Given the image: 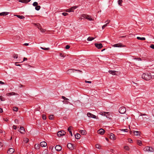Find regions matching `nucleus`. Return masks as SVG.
Wrapping results in <instances>:
<instances>
[{"label":"nucleus","mask_w":154,"mask_h":154,"mask_svg":"<svg viewBox=\"0 0 154 154\" xmlns=\"http://www.w3.org/2000/svg\"><path fill=\"white\" fill-rule=\"evenodd\" d=\"M141 77L143 79L146 81H149L152 78L150 73L148 72H146L143 73Z\"/></svg>","instance_id":"f257e3e1"},{"label":"nucleus","mask_w":154,"mask_h":154,"mask_svg":"<svg viewBox=\"0 0 154 154\" xmlns=\"http://www.w3.org/2000/svg\"><path fill=\"white\" fill-rule=\"evenodd\" d=\"M144 151L146 152H154V149L152 147H149L148 146H146L143 149Z\"/></svg>","instance_id":"f03ea898"},{"label":"nucleus","mask_w":154,"mask_h":154,"mask_svg":"<svg viewBox=\"0 0 154 154\" xmlns=\"http://www.w3.org/2000/svg\"><path fill=\"white\" fill-rule=\"evenodd\" d=\"M81 18L82 19L85 18L86 19H87L89 21H91L93 20L92 18L91 17V16L85 14H83L81 16Z\"/></svg>","instance_id":"7ed1b4c3"},{"label":"nucleus","mask_w":154,"mask_h":154,"mask_svg":"<svg viewBox=\"0 0 154 154\" xmlns=\"http://www.w3.org/2000/svg\"><path fill=\"white\" fill-rule=\"evenodd\" d=\"M100 113L101 115L105 116L106 118L109 119L111 118V113H110L104 112H101Z\"/></svg>","instance_id":"20e7f679"},{"label":"nucleus","mask_w":154,"mask_h":154,"mask_svg":"<svg viewBox=\"0 0 154 154\" xmlns=\"http://www.w3.org/2000/svg\"><path fill=\"white\" fill-rule=\"evenodd\" d=\"M126 111V109L125 107L122 106L119 109V112L121 114L124 113Z\"/></svg>","instance_id":"39448f33"},{"label":"nucleus","mask_w":154,"mask_h":154,"mask_svg":"<svg viewBox=\"0 0 154 154\" xmlns=\"http://www.w3.org/2000/svg\"><path fill=\"white\" fill-rule=\"evenodd\" d=\"M77 8L76 6H73L69 9H67L65 11L67 12H74V10Z\"/></svg>","instance_id":"423d86ee"},{"label":"nucleus","mask_w":154,"mask_h":154,"mask_svg":"<svg viewBox=\"0 0 154 154\" xmlns=\"http://www.w3.org/2000/svg\"><path fill=\"white\" fill-rule=\"evenodd\" d=\"M66 134V132L63 131H59L57 133V136L59 137H60L61 136H63Z\"/></svg>","instance_id":"0eeeda50"},{"label":"nucleus","mask_w":154,"mask_h":154,"mask_svg":"<svg viewBox=\"0 0 154 154\" xmlns=\"http://www.w3.org/2000/svg\"><path fill=\"white\" fill-rule=\"evenodd\" d=\"M74 70L77 71L78 72H80V73H82V71L80 70H75V69H69L68 70L67 72H68V73H72V72H74Z\"/></svg>","instance_id":"6e6552de"},{"label":"nucleus","mask_w":154,"mask_h":154,"mask_svg":"<svg viewBox=\"0 0 154 154\" xmlns=\"http://www.w3.org/2000/svg\"><path fill=\"white\" fill-rule=\"evenodd\" d=\"M18 131L22 134H24L25 132V130L24 128L21 126H20V130H18Z\"/></svg>","instance_id":"1a4fd4ad"},{"label":"nucleus","mask_w":154,"mask_h":154,"mask_svg":"<svg viewBox=\"0 0 154 154\" xmlns=\"http://www.w3.org/2000/svg\"><path fill=\"white\" fill-rule=\"evenodd\" d=\"M67 147L70 150H73L74 149V147L72 144L70 143H69L67 145Z\"/></svg>","instance_id":"9d476101"},{"label":"nucleus","mask_w":154,"mask_h":154,"mask_svg":"<svg viewBox=\"0 0 154 154\" xmlns=\"http://www.w3.org/2000/svg\"><path fill=\"white\" fill-rule=\"evenodd\" d=\"M88 117H89L92 118L94 119H96V116L90 112H88L87 114Z\"/></svg>","instance_id":"9b49d317"},{"label":"nucleus","mask_w":154,"mask_h":154,"mask_svg":"<svg viewBox=\"0 0 154 154\" xmlns=\"http://www.w3.org/2000/svg\"><path fill=\"white\" fill-rule=\"evenodd\" d=\"M112 46L114 47H124L125 46H122L121 43H118L113 45Z\"/></svg>","instance_id":"f8f14e48"},{"label":"nucleus","mask_w":154,"mask_h":154,"mask_svg":"<svg viewBox=\"0 0 154 154\" xmlns=\"http://www.w3.org/2000/svg\"><path fill=\"white\" fill-rule=\"evenodd\" d=\"M55 149L58 151H61L62 149L61 146L59 145H56L55 146Z\"/></svg>","instance_id":"ddd939ff"},{"label":"nucleus","mask_w":154,"mask_h":154,"mask_svg":"<svg viewBox=\"0 0 154 154\" xmlns=\"http://www.w3.org/2000/svg\"><path fill=\"white\" fill-rule=\"evenodd\" d=\"M95 45L96 47L98 49H100L103 47V45L101 43H95Z\"/></svg>","instance_id":"4468645a"},{"label":"nucleus","mask_w":154,"mask_h":154,"mask_svg":"<svg viewBox=\"0 0 154 154\" xmlns=\"http://www.w3.org/2000/svg\"><path fill=\"white\" fill-rule=\"evenodd\" d=\"M14 149L12 148H10L9 150L7 151V153L8 154H11L14 152Z\"/></svg>","instance_id":"2eb2a0df"},{"label":"nucleus","mask_w":154,"mask_h":154,"mask_svg":"<svg viewBox=\"0 0 154 154\" xmlns=\"http://www.w3.org/2000/svg\"><path fill=\"white\" fill-rule=\"evenodd\" d=\"M6 95L7 96H11L12 95H18V94L17 93H16L15 92H12L11 93H7Z\"/></svg>","instance_id":"dca6fc26"},{"label":"nucleus","mask_w":154,"mask_h":154,"mask_svg":"<svg viewBox=\"0 0 154 154\" xmlns=\"http://www.w3.org/2000/svg\"><path fill=\"white\" fill-rule=\"evenodd\" d=\"M104 131L103 129L100 128L98 131V133L102 135L104 134Z\"/></svg>","instance_id":"f3484780"},{"label":"nucleus","mask_w":154,"mask_h":154,"mask_svg":"<svg viewBox=\"0 0 154 154\" xmlns=\"http://www.w3.org/2000/svg\"><path fill=\"white\" fill-rule=\"evenodd\" d=\"M40 146L42 147H44L46 146L47 145V143L43 141L40 143Z\"/></svg>","instance_id":"a211bd4d"},{"label":"nucleus","mask_w":154,"mask_h":154,"mask_svg":"<svg viewBox=\"0 0 154 154\" xmlns=\"http://www.w3.org/2000/svg\"><path fill=\"white\" fill-rule=\"evenodd\" d=\"M31 0H19V2L24 3H27L30 2Z\"/></svg>","instance_id":"6ab92c4d"},{"label":"nucleus","mask_w":154,"mask_h":154,"mask_svg":"<svg viewBox=\"0 0 154 154\" xmlns=\"http://www.w3.org/2000/svg\"><path fill=\"white\" fill-rule=\"evenodd\" d=\"M109 138H110L112 140H114L115 139V135L114 134L111 133L109 135Z\"/></svg>","instance_id":"aec40b11"},{"label":"nucleus","mask_w":154,"mask_h":154,"mask_svg":"<svg viewBox=\"0 0 154 154\" xmlns=\"http://www.w3.org/2000/svg\"><path fill=\"white\" fill-rule=\"evenodd\" d=\"M107 21H108V23H106V24H104V25H103L102 27V29H103L105 28L106 27V26H107V25L109 24V23L110 22V20H106L105 23H106Z\"/></svg>","instance_id":"412c9836"},{"label":"nucleus","mask_w":154,"mask_h":154,"mask_svg":"<svg viewBox=\"0 0 154 154\" xmlns=\"http://www.w3.org/2000/svg\"><path fill=\"white\" fill-rule=\"evenodd\" d=\"M116 71H113V70H109V72L110 74H112L113 75H116Z\"/></svg>","instance_id":"4be33fe9"},{"label":"nucleus","mask_w":154,"mask_h":154,"mask_svg":"<svg viewBox=\"0 0 154 154\" xmlns=\"http://www.w3.org/2000/svg\"><path fill=\"white\" fill-rule=\"evenodd\" d=\"M7 12H2L0 13V16H5L7 15L8 14Z\"/></svg>","instance_id":"5701e85b"},{"label":"nucleus","mask_w":154,"mask_h":154,"mask_svg":"<svg viewBox=\"0 0 154 154\" xmlns=\"http://www.w3.org/2000/svg\"><path fill=\"white\" fill-rule=\"evenodd\" d=\"M134 134L136 136L140 135V132L138 131H134Z\"/></svg>","instance_id":"b1692460"},{"label":"nucleus","mask_w":154,"mask_h":154,"mask_svg":"<svg viewBox=\"0 0 154 154\" xmlns=\"http://www.w3.org/2000/svg\"><path fill=\"white\" fill-rule=\"evenodd\" d=\"M75 137L76 139H78L80 138L81 135L77 133L75 134Z\"/></svg>","instance_id":"393cba45"},{"label":"nucleus","mask_w":154,"mask_h":154,"mask_svg":"<svg viewBox=\"0 0 154 154\" xmlns=\"http://www.w3.org/2000/svg\"><path fill=\"white\" fill-rule=\"evenodd\" d=\"M79 132L82 135H85L86 134V131L85 130H80Z\"/></svg>","instance_id":"a878e982"},{"label":"nucleus","mask_w":154,"mask_h":154,"mask_svg":"<svg viewBox=\"0 0 154 154\" xmlns=\"http://www.w3.org/2000/svg\"><path fill=\"white\" fill-rule=\"evenodd\" d=\"M137 38L138 40H140L142 41L145 40L146 39L144 37H137Z\"/></svg>","instance_id":"bb28decb"},{"label":"nucleus","mask_w":154,"mask_h":154,"mask_svg":"<svg viewBox=\"0 0 154 154\" xmlns=\"http://www.w3.org/2000/svg\"><path fill=\"white\" fill-rule=\"evenodd\" d=\"M40 147V145L38 144H36L35 145V148L36 149H38Z\"/></svg>","instance_id":"cd10ccee"},{"label":"nucleus","mask_w":154,"mask_h":154,"mask_svg":"<svg viewBox=\"0 0 154 154\" xmlns=\"http://www.w3.org/2000/svg\"><path fill=\"white\" fill-rule=\"evenodd\" d=\"M15 16L17 17L18 18L20 19H23L25 18V17L22 15H15Z\"/></svg>","instance_id":"c85d7f7f"},{"label":"nucleus","mask_w":154,"mask_h":154,"mask_svg":"<svg viewBox=\"0 0 154 154\" xmlns=\"http://www.w3.org/2000/svg\"><path fill=\"white\" fill-rule=\"evenodd\" d=\"M38 28L40 30L41 32H45V29H42L41 27L38 26Z\"/></svg>","instance_id":"c756f323"},{"label":"nucleus","mask_w":154,"mask_h":154,"mask_svg":"<svg viewBox=\"0 0 154 154\" xmlns=\"http://www.w3.org/2000/svg\"><path fill=\"white\" fill-rule=\"evenodd\" d=\"M137 144L140 146H141L142 145V142L140 140H137Z\"/></svg>","instance_id":"7c9ffc66"},{"label":"nucleus","mask_w":154,"mask_h":154,"mask_svg":"<svg viewBox=\"0 0 154 154\" xmlns=\"http://www.w3.org/2000/svg\"><path fill=\"white\" fill-rule=\"evenodd\" d=\"M29 140L28 138H24L23 140V141L26 143H27L29 141Z\"/></svg>","instance_id":"2f4dec72"},{"label":"nucleus","mask_w":154,"mask_h":154,"mask_svg":"<svg viewBox=\"0 0 154 154\" xmlns=\"http://www.w3.org/2000/svg\"><path fill=\"white\" fill-rule=\"evenodd\" d=\"M94 38L90 37H88L87 38V40L88 41H91L94 39Z\"/></svg>","instance_id":"473e14b6"},{"label":"nucleus","mask_w":154,"mask_h":154,"mask_svg":"<svg viewBox=\"0 0 154 154\" xmlns=\"http://www.w3.org/2000/svg\"><path fill=\"white\" fill-rule=\"evenodd\" d=\"M124 148L125 150L127 151H129L130 150L129 147L127 146H124Z\"/></svg>","instance_id":"72a5a7b5"},{"label":"nucleus","mask_w":154,"mask_h":154,"mask_svg":"<svg viewBox=\"0 0 154 154\" xmlns=\"http://www.w3.org/2000/svg\"><path fill=\"white\" fill-rule=\"evenodd\" d=\"M95 146L96 148L97 149H100L101 148V146L100 144H96L95 145Z\"/></svg>","instance_id":"f704fd0d"},{"label":"nucleus","mask_w":154,"mask_h":154,"mask_svg":"<svg viewBox=\"0 0 154 154\" xmlns=\"http://www.w3.org/2000/svg\"><path fill=\"white\" fill-rule=\"evenodd\" d=\"M41 8V7L40 5H38L35 7V9L37 11H38Z\"/></svg>","instance_id":"c9c22d12"},{"label":"nucleus","mask_w":154,"mask_h":154,"mask_svg":"<svg viewBox=\"0 0 154 154\" xmlns=\"http://www.w3.org/2000/svg\"><path fill=\"white\" fill-rule=\"evenodd\" d=\"M122 0H119L118 1V4L120 6H122Z\"/></svg>","instance_id":"e433bc0d"},{"label":"nucleus","mask_w":154,"mask_h":154,"mask_svg":"<svg viewBox=\"0 0 154 154\" xmlns=\"http://www.w3.org/2000/svg\"><path fill=\"white\" fill-rule=\"evenodd\" d=\"M120 130L121 131H123L125 132H128V130L125 129H120Z\"/></svg>","instance_id":"4c0bfd02"},{"label":"nucleus","mask_w":154,"mask_h":154,"mask_svg":"<svg viewBox=\"0 0 154 154\" xmlns=\"http://www.w3.org/2000/svg\"><path fill=\"white\" fill-rule=\"evenodd\" d=\"M32 5L36 7V6L38 5V3L37 2H34L33 3Z\"/></svg>","instance_id":"58836bf2"},{"label":"nucleus","mask_w":154,"mask_h":154,"mask_svg":"<svg viewBox=\"0 0 154 154\" xmlns=\"http://www.w3.org/2000/svg\"><path fill=\"white\" fill-rule=\"evenodd\" d=\"M54 116L53 115H50L49 116V118L50 119L52 120L53 119Z\"/></svg>","instance_id":"ea45409f"},{"label":"nucleus","mask_w":154,"mask_h":154,"mask_svg":"<svg viewBox=\"0 0 154 154\" xmlns=\"http://www.w3.org/2000/svg\"><path fill=\"white\" fill-rule=\"evenodd\" d=\"M133 59L136 60H138V61L142 60L141 59L140 57L135 58Z\"/></svg>","instance_id":"a19ab883"},{"label":"nucleus","mask_w":154,"mask_h":154,"mask_svg":"<svg viewBox=\"0 0 154 154\" xmlns=\"http://www.w3.org/2000/svg\"><path fill=\"white\" fill-rule=\"evenodd\" d=\"M41 48L42 49L45 50H49V48H43L42 47H41Z\"/></svg>","instance_id":"79ce46f5"},{"label":"nucleus","mask_w":154,"mask_h":154,"mask_svg":"<svg viewBox=\"0 0 154 154\" xmlns=\"http://www.w3.org/2000/svg\"><path fill=\"white\" fill-rule=\"evenodd\" d=\"M18 108L17 107H14V109H13V110L15 112L17 111L18 110Z\"/></svg>","instance_id":"37998d69"},{"label":"nucleus","mask_w":154,"mask_h":154,"mask_svg":"<svg viewBox=\"0 0 154 154\" xmlns=\"http://www.w3.org/2000/svg\"><path fill=\"white\" fill-rule=\"evenodd\" d=\"M63 102L64 104H67L69 103V102L67 101H63Z\"/></svg>","instance_id":"c03bdc74"},{"label":"nucleus","mask_w":154,"mask_h":154,"mask_svg":"<svg viewBox=\"0 0 154 154\" xmlns=\"http://www.w3.org/2000/svg\"><path fill=\"white\" fill-rule=\"evenodd\" d=\"M62 14L64 16H66L68 15V14L67 13H65V12L62 13Z\"/></svg>","instance_id":"a18cd8bd"},{"label":"nucleus","mask_w":154,"mask_h":154,"mask_svg":"<svg viewBox=\"0 0 154 154\" xmlns=\"http://www.w3.org/2000/svg\"><path fill=\"white\" fill-rule=\"evenodd\" d=\"M13 58L14 59H17L18 58V55L15 54L14 55Z\"/></svg>","instance_id":"49530a36"},{"label":"nucleus","mask_w":154,"mask_h":154,"mask_svg":"<svg viewBox=\"0 0 154 154\" xmlns=\"http://www.w3.org/2000/svg\"><path fill=\"white\" fill-rule=\"evenodd\" d=\"M42 119L43 120H45L46 119V117L45 115H43L42 116Z\"/></svg>","instance_id":"de8ad7c7"},{"label":"nucleus","mask_w":154,"mask_h":154,"mask_svg":"<svg viewBox=\"0 0 154 154\" xmlns=\"http://www.w3.org/2000/svg\"><path fill=\"white\" fill-rule=\"evenodd\" d=\"M72 126H69V127L68 128V131L69 132V131H71V129H72Z\"/></svg>","instance_id":"09e8293b"},{"label":"nucleus","mask_w":154,"mask_h":154,"mask_svg":"<svg viewBox=\"0 0 154 154\" xmlns=\"http://www.w3.org/2000/svg\"><path fill=\"white\" fill-rule=\"evenodd\" d=\"M15 123L17 124H19V121L17 119H15L14 120Z\"/></svg>","instance_id":"8fccbe9b"},{"label":"nucleus","mask_w":154,"mask_h":154,"mask_svg":"<svg viewBox=\"0 0 154 154\" xmlns=\"http://www.w3.org/2000/svg\"><path fill=\"white\" fill-rule=\"evenodd\" d=\"M13 128L14 130H16L17 128V127L16 125H14L12 127Z\"/></svg>","instance_id":"3c124183"},{"label":"nucleus","mask_w":154,"mask_h":154,"mask_svg":"<svg viewBox=\"0 0 154 154\" xmlns=\"http://www.w3.org/2000/svg\"><path fill=\"white\" fill-rule=\"evenodd\" d=\"M24 87V85H22V84H20L19 85V87L20 88H23Z\"/></svg>","instance_id":"603ef678"},{"label":"nucleus","mask_w":154,"mask_h":154,"mask_svg":"<svg viewBox=\"0 0 154 154\" xmlns=\"http://www.w3.org/2000/svg\"><path fill=\"white\" fill-rule=\"evenodd\" d=\"M150 47L151 48L154 49V45H153V44L151 45H150Z\"/></svg>","instance_id":"864d4df0"},{"label":"nucleus","mask_w":154,"mask_h":154,"mask_svg":"<svg viewBox=\"0 0 154 154\" xmlns=\"http://www.w3.org/2000/svg\"><path fill=\"white\" fill-rule=\"evenodd\" d=\"M70 47L69 45H67L66 46V49H68L70 48Z\"/></svg>","instance_id":"5fc2aeb1"},{"label":"nucleus","mask_w":154,"mask_h":154,"mask_svg":"<svg viewBox=\"0 0 154 154\" xmlns=\"http://www.w3.org/2000/svg\"><path fill=\"white\" fill-rule=\"evenodd\" d=\"M3 145V144L2 143L0 142V148H1Z\"/></svg>","instance_id":"6e6d98bb"},{"label":"nucleus","mask_w":154,"mask_h":154,"mask_svg":"<svg viewBox=\"0 0 154 154\" xmlns=\"http://www.w3.org/2000/svg\"><path fill=\"white\" fill-rule=\"evenodd\" d=\"M128 142H129L130 143H131L132 142V140L131 138L128 139Z\"/></svg>","instance_id":"4d7b16f0"},{"label":"nucleus","mask_w":154,"mask_h":154,"mask_svg":"<svg viewBox=\"0 0 154 154\" xmlns=\"http://www.w3.org/2000/svg\"><path fill=\"white\" fill-rule=\"evenodd\" d=\"M35 25L38 27V26L41 27L40 25L39 24H35Z\"/></svg>","instance_id":"13d9d810"},{"label":"nucleus","mask_w":154,"mask_h":154,"mask_svg":"<svg viewBox=\"0 0 154 154\" xmlns=\"http://www.w3.org/2000/svg\"><path fill=\"white\" fill-rule=\"evenodd\" d=\"M85 82L87 83H91V82L90 81H85Z\"/></svg>","instance_id":"bf43d9fd"},{"label":"nucleus","mask_w":154,"mask_h":154,"mask_svg":"<svg viewBox=\"0 0 154 154\" xmlns=\"http://www.w3.org/2000/svg\"><path fill=\"white\" fill-rule=\"evenodd\" d=\"M5 83L1 81H0V85H3L5 84Z\"/></svg>","instance_id":"052dcab7"},{"label":"nucleus","mask_w":154,"mask_h":154,"mask_svg":"<svg viewBox=\"0 0 154 154\" xmlns=\"http://www.w3.org/2000/svg\"><path fill=\"white\" fill-rule=\"evenodd\" d=\"M27 60V58H26L24 57L23 61H22L21 62H23L24 61H25V60Z\"/></svg>","instance_id":"680f3d73"},{"label":"nucleus","mask_w":154,"mask_h":154,"mask_svg":"<svg viewBox=\"0 0 154 154\" xmlns=\"http://www.w3.org/2000/svg\"><path fill=\"white\" fill-rule=\"evenodd\" d=\"M60 55L61 57H64L63 55L62 54V53H60Z\"/></svg>","instance_id":"e2e57ef3"},{"label":"nucleus","mask_w":154,"mask_h":154,"mask_svg":"<svg viewBox=\"0 0 154 154\" xmlns=\"http://www.w3.org/2000/svg\"><path fill=\"white\" fill-rule=\"evenodd\" d=\"M62 98L64 99V100H65V99L66 98V97H65L64 96H62Z\"/></svg>","instance_id":"0e129e2a"},{"label":"nucleus","mask_w":154,"mask_h":154,"mask_svg":"<svg viewBox=\"0 0 154 154\" xmlns=\"http://www.w3.org/2000/svg\"><path fill=\"white\" fill-rule=\"evenodd\" d=\"M24 45L25 46H28L29 45V44L27 43H25L24 44Z\"/></svg>","instance_id":"69168bd1"},{"label":"nucleus","mask_w":154,"mask_h":154,"mask_svg":"<svg viewBox=\"0 0 154 154\" xmlns=\"http://www.w3.org/2000/svg\"><path fill=\"white\" fill-rule=\"evenodd\" d=\"M3 112V109L2 108H0V112Z\"/></svg>","instance_id":"338daca9"},{"label":"nucleus","mask_w":154,"mask_h":154,"mask_svg":"<svg viewBox=\"0 0 154 154\" xmlns=\"http://www.w3.org/2000/svg\"><path fill=\"white\" fill-rule=\"evenodd\" d=\"M4 120L6 122H7L8 121V120L7 118L4 119Z\"/></svg>","instance_id":"774afa93"}]
</instances>
